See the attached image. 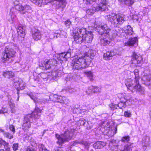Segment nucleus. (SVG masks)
<instances>
[{"mask_svg":"<svg viewBox=\"0 0 151 151\" xmlns=\"http://www.w3.org/2000/svg\"><path fill=\"white\" fill-rule=\"evenodd\" d=\"M94 55L93 50H90L83 57H76L72 61V65L73 68L79 70L88 67Z\"/></svg>","mask_w":151,"mask_h":151,"instance_id":"nucleus-1","label":"nucleus"},{"mask_svg":"<svg viewBox=\"0 0 151 151\" xmlns=\"http://www.w3.org/2000/svg\"><path fill=\"white\" fill-rule=\"evenodd\" d=\"M41 114V110L38 107H36L34 111L31 114L26 115L24 117L22 128L27 129L30 128L31 123L34 122L36 119H39Z\"/></svg>","mask_w":151,"mask_h":151,"instance_id":"nucleus-2","label":"nucleus"},{"mask_svg":"<svg viewBox=\"0 0 151 151\" xmlns=\"http://www.w3.org/2000/svg\"><path fill=\"white\" fill-rule=\"evenodd\" d=\"M125 18L124 15L121 14L111 13L105 16V18L108 22L114 27H117L122 24L125 21Z\"/></svg>","mask_w":151,"mask_h":151,"instance_id":"nucleus-3","label":"nucleus"},{"mask_svg":"<svg viewBox=\"0 0 151 151\" xmlns=\"http://www.w3.org/2000/svg\"><path fill=\"white\" fill-rule=\"evenodd\" d=\"M75 131L74 129H67L60 135L56 134L55 136L58 139L56 142L59 145H62L65 143L68 142L73 137Z\"/></svg>","mask_w":151,"mask_h":151,"instance_id":"nucleus-4","label":"nucleus"},{"mask_svg":"<svg viewBox=\"0 0 151 151\" xmlns=\"http://www.w3.org/2000/svg\"><path fill=\"white\" fill-rule=\"evenodd\" d=\"M96 0H86L87 2L89 4H92ZM100 3L97 6L96 8L94 7L92 9H90L87 10L86 13L89 15L92 14L95 12L96 11H105L106 8V0H98Z\"/></svg>","mask_w":151,"mask_h":151,"instance_id":"nucleus-5","label":"nucleus"},{"mask_svg":"<svg viewBox=\"0 0 151 151\" xmlns=\"http://www.w3.org/2000/svg\"><path fill=\"white\" fill-rule=\"evenodd\" d=\"M16 52L11 47H6L4 52L2 53L1 61L4 63H8L12 60V58L14 57Z\"/></svg>","mask_w":151,"mask_h":151,"instance_id":"nucleus-6","label":"nucleus"},{"mask_svg":"<svg viewBox=\"0 0 151 151\" xmlns=\"http://www.w3.org/2000/svg\"><path fill=\"white\" fill-rule=\"evenodd\" d=\"M87 32L86 29L84 27H76L73 33V34H75L74 36V41L77 42L78 40L81 41L82 40V38L81 37Z\"/></svg>","mask_w":151,"mask_h":151,"instance_id":"nucleus-7","label":"nucleus"},{"mask_svg":"<svg viewBox=\"0 0 151 151\" xmlns=\"http://www.w3.org/2000/svg\"><path fill=\"white\" fill-rule=\"evenodd\" d=\"M15 8L19 11L20 14L23 15L24 17H28L30 14L28 11L31 10V7L28 5H25L24 6L20 5H16Z\"/></svg>","mask_w":151,"mask_h":151,"instance_id":"nucleus-8","label":"nucleus"},{"mask_svg":"<svg viewBox=\"0 0 151 151\" xmlns=\"http://www.w3.org/2000/svg\"><path fill=\"white\" fill-rule=\"evenodd\" d=\"M96 30L101 35L104 34L110 35V32L111 31V29L106 24L97 26L96 27Z\"/></svg>","mask_w":151,"mask_h":151,"instance_id":"nucleus-9","label":"nucleus"},{"mask_svg":"<svg viewBox=\"0 0 151 151\" xmlns=\"http://www.w3.org/2000/svg\"><path fill=\"white\" fill-rule=\"evenodd\" d=\"M72 53V50L69 49L66 52L62 53L59 54H55L54 56V59L56 60L55 58H56L58 60L63 61V59L65 60L64 59L70 58Z\"/></svg>","mask_w":151,"mask_h":151,"instance_id":"nucleus-10","label":"nucleus"},{"mask_svg":"<svg viewBox=\"0 0 151 151\" xmlns=\"http://www.w3.org/2000/svg\"><path fill=\"white\" fill-rule=\"evenodd\" d=\"M81 38H82V40L81 41L78 40L76 42L79 43H81L83 42L90 43L92 41L93 38V35L92 32L87 31V33L84 35Z\"/></svg>","mask_w":151,"mask_h":151,"instance_id":"nucleus-11","label":"nucleus"},{"mask_svg":"<svg viewBox=\"0 0 151 151\" xmlns=\"http://www.w3.org/2000/svg\"><path fill=\"white\" fill-rule=\"evenodd\" d=\"M142 60V57L134 52L133 53L131 60L132 63L134 64L136 66H139Z\"/></svg>","mask_w":151,"mask_h":151,"instance_id":"nucleus-12","label":"nucleus"},{"mask_svg":"<svg viewBox=\"0 0 151 151\" xmlns=\"http://www.w3.org/2000/svg\"><path fill=\"white\" fill-rule=\"evenodd\" d=\"M53 62L54 63L55 65V64H57V61L54 59H53V61L50 60H46L41 64L40 66L42 67L41 68L44 70L49 69L51 68Z\"/></svg>","mask_w":151,"mask_h":151,"instance_id":"nucleus-13","label":"nucleus"},{"mask_svg":"<svg viewBox=\"0 0 151 151\" xmlns=\"http://www.w3.org/2000/svg\"><path fill=\"white\" fill-rule=\"evenodd\" d=\"M133 32L132 28L130 25H129L127 26L126 29L124 30V32L121 33V35L124 37L126 38H128L129 36L132 35Z\"/></svg>","mask_w":151,"mask_h":151,"instance_id":"nucleus-14","label":"nucleus"},{"mask_svg":"<svg viewBox=\"0 0 151 151\" xmlns=\"http://www.w3.org/2000/svg\"><path fill=\"white\" fill-rule=\"evenodd\" d=\"M32 36L35 40H40L42 37V35L40 31L35 28L32 29Z\"/></svg>","mask_w":151,"mask_h":151,"instance_id":"nucleus-15","label":"nucleus"},{"mask_svg":"<svg viewBox=\"0 0 151 151\" xmlns=\"http://www.w3.org/2000/svg\"><path fill=\"white\" fill-rule=\"evenodd\" d=\"M17 9L14 8H13L10 9V13L7 17V18L9 21L11 23H12L16 17L15 13V12Z\"/></svg>","mask_w":151,"mask_h":151,"instance_id":"nucleus-16","label":"nucleus"},{"mask_svg":"<svg viewBox=\"0 0 151 151\" xmlns=\"http://www.w3.org/2000/svg\"><path fill=\"white\" fill-rule=\"evenodd\" d=\"M77 144H79L84 145L85 146V148L88 150L90 143L88 142L84 141L83 139L76 140L73 141L72 145H75Z\"/></svg>","mask_w":151,"mask_h":151,"instance_id":"nucleus-17","label":"nucleus"},{"mask_svg":"<svg viewBox=\"0 0 151 151\" xmlns=\"http://www.w3.org/2000/svg\"><path fill=\"white\" fill-rule=\"evenodd\" d=\"M116 50H114L111 51H108L104 53L103 55L104 58L105 60H110L111 58L118 54L116 52Z\"/></svg>","mask_w":151,"mask_h":151,"instance_id":"nucleus-18","label":"nucleus"},{"mask_svg":"<svg viewBox=\"0 0 151 151\" xmlns=\"http://www.w3.org/2000/svg\"><path fill=\"white\" fill-rule=\"evenodd\" d=\"M124 99L125 101L121 100L117 104L118 109H122L120 114H121L123 112V109L125 108L127 106L126 103L129 100L127 98L124 97Z\"/></svg>","mask_w":151,"mask_h":151,"instance_id":"nucleus-19","label":"nucleus"},{"mask_svg":"<svg viewBox=\"0 0 151 151\" xmlns=\"http://www.w3.org/2000/svg\"><path fill=\"white\" fill-rule=\"evenodd\" d=\"M136 91L137 92H139L141 94H144L145 92V89L144 88L140 86L139 84V81L138 83H135V86L133 90Z\"/></svg>","mask_w":151,"mask_h":151,"instance_id":"nucleus-20","label":"nucleus"},{"mask_svg":"<svg viewBox=\"0 0 151 151\" xmlns=\"http://www.w3.org/2000/svg\"><path fill=\"white\" fill-rule=\"evenodd\" d=\"M136 91L137 92H139L141 94H144L145 92V89L144 88L140 86L139 84V81L138 83H135V86L133 90Z\"/></svg>","mask_w":151,"mask_h":151,"instance_id":"nucleus-21","label":"nucleus"},{"mask_svg":"<svg viewBox=\"0 0 151 151\" xmlns=\"http://www.w3.org/2000/svg\"><path fill=\"white\" fill-rule=\"evenodd\" d=\"M136 91L137 92H139L141 94H144L145 92V89L144 88L140 86L139 84V81L138 83H135V86L133 90Z\"/></svg>","mask_w":151,"mask_h":151,"instance_id":"nucleus-22","label":"nucleus"},{"mask_svg":"<svg viewBox=\"0 0 151 151\" xmlns=\"http://www.w3.org/2000/svg\"><path fill=\"white\" fill-rule=\"evenodd\" d=\"M55 1H58L59 3L56 6V9H59L60 8L62 9V10L63 11L66 6V4H67L66 0H54Z\"/></svg>","mask_w":151,"mask_h":151,"instance_id":"nucleus-23","label":"nucleus"},{"mask_svg":"<svg viewBox=\"0 0 151 151\" xmlns=\"http://www.w3.org/2000/svg\"><path fill=\"white\" fill-rule=\"evenodd\" d=\"M109 146H111V150L112 151H119L120 150L118 149V145L116 143L115 140H112L110 141Z\"/></svg>","mask_w":151,"mask_h":151,"instance_id":"nucleus-24","label":"nucleus"},{"mask_svg":"<svg viewBox=\"0 0 151 151\" xmlns=\"http://www.w3.org/2000/svg\"><path fill=\"white\" fill-rule=\"evenodd\" d=\"M25 30V27H19L17 29V32L18 34V37H21L24 38V37L25 36V32H24Z\"/></svg>","mask_w":151,"mask_h":151,"instance_id":"nucleus-25","label":"nucleus"},{"mask_svg":"<svg viewBox=\"0 0 151 151\" xmlns=\"http://www.w3.org/2000/svg\"><path fill=\"white\" fill-rule=\"evenodd\" d=\"M106 145V143L103 142L99 141L93 145V147L96 149H101Z\"/></svg>","mask_w":151,"mask_h":151,"instance_id":"nucleus-26","label":"nucleus"},{"mask_svg":"<svg viewBox=\"0 0 151 151\" xmlns=\"http://www.w3.org/2000/svg\"><path fill=\"white\" fill-rule=\"evenodd\" d=\"M100 90V88L97 86H92L88 87V90L86 92L88 94H90L91 92L95 93L99 92Z\"/></svg>","mask_w":151,"mask_h":151,"instance_id":"nucleus-27","label":"nucleus"},{"mask_svg":"<svg viewBox=\"0 0 151 151\" xmlns=\"http://www.w3.org/2000/svg\"><path fill=\"white\" fill-rule=\"evenodd\" d=\"M15 86H17L16 87L17 91H19L20 90H23L24 88L25 85L24 83L22 81L20 80L18 81L17 82L15 83Z\"/></svg>","mask_w":151,"mask_h":151,"instance_id":"nucleus-28","label":"nucleus"},{"mask_svg":"<svg viewBox=\"0 0 151 151\" xmlns=\"http://www.w3.org/2000/svg\"><path fill=\"white\" fill-rule=\"evenodd\" d=\"M125 84L128 89L132 91H133L134 86L133 83L131 79H129L126 81Z\"/></svg>","mask_w":151,"mask_h":151,"instance_id":"nucleus-29","label":"nucleus"},{"mask_svg":"<svg viewBox=\"0 0 151 151\" xmlns=\"http://www.w3.org/2000/svg\"><path fill=\"white\" fill-rule=\"evenodd\" d=\"M130 137L129 136H125L123 137L121 140V141L122 142L123 144H125V145H124V146L127 145H128L129 143H130L131 144H132V149L133 147V143H131V142H129L130 141Z\"/></svg>","mask_w":151,"mask_h":151,"instance_id":"nucleus-30","label":"nucleus"},{"mask_svg":"<svg viewBox=\"0 0 151 151\" xmlns=\"http://www.w3.org/2000/svg\"><path fill=\"white\" fill-rule=\"evenodd\" d=\"M129 40L127 43H125V45L126 46L131 45L133 46L136 43L137 38L136 37H133L132 38L131 37H129Z\"/></svg>","mask_w":151,"mask_h":151,"instance_id":"nucleus-31","label":"nucleus"},{"mask_svg":"<svg viewBox=\"0 0 151 151\" xmlns=\"http://www.w3.org/2000/svg\"><path fill=\"white\" fill-rule=\"evenodd\" d=\"M142 79L145 81V84L148 86L151 85V75H150L144 76Z\"/></svg>","mask_w":151,"mask_h":151,"instance_id":"nucleus-32","label":"nucleus"},{"mask_svg":"<svg viewBox=\"0 0 151 151\" xmlns=\"http://www.w3.org/2000/svg\"><path fill=\"white\" fill-rule=\"evenodd\" d=\"M14 75V73L12 71H6L3 72V76L8 78H12Z\"/></svg>","mask_w":151,"mask_h":151,"instance_id":"nucleus-33","label":"nucleus"},{"mask_svg":"<svg viewBox=\"0 0 151 151\" xmlns=\"http://www.w3.org/2000/svg\"><path fill=\"white\" fill-rule=\"evenodd\" d=\"M80 121L81 122V124L84 126H86L87 128V129H91V126H90L89 125H87V124H89V122H90L87 121L86 120V119H80Z\"/></svg>","mask_w":151,"mask_h":151,"instance_id":"nucleus-34","label":"nucleus"},{"mask_svg":"<svg viewBox=\"0 0 151 151\" xmlns=\"http://www.w3.org/2000/svg\"><path fill=\"white\" fill-rule=\"evenodd\" d=\"M124 4L128 6H132L135 2V0H120Z\"/></svg>","mask_w":151,"mask_h":151,"instance_id":"nucleus-35","label":"nucleus"},{"mask_svg":"<svg viewBox=\"0 0 151 151\" xmlns=\"http://www.w3.org/2000/svg\"><path fill=\"white\" fill-rule=\"evenodd\" d=\"M39 76V77L44 81H47L49 76L48 73L44 72L41 73Z\"/></svg>","mask_w":151,"mask_h":151,"instance_id":"nucleus-36","label":"nucleus"},{"mask_svg":"<svg viewBox=\"0 0 151 151\" xmlns=\"http://www.w3.org/2000/svg\"><path fill=\"white\" fill-rule=\"evenodd\" d=\"M62 96H58L57 95H55L54 96L53 99V101L54 102H59L61 103H62Z\"/></svg>","mask_w":151,"mask_h":151,"instance_id":"nucleus-37","label":"nucleus"},{"mask_svg":"<svg viewBox=\"0 0 151 151\" xmlns=\"http://www.w3.org/2000/svg\"><path fill=\"white\" fill-rule=\"evenodd\" d=\"M1 145H3L4 147V148L5 151H10V148L8 147L9 143L6 142L4 140H2L0 143Z\"/></svg>","mask_w":151,"mask_h":151,"instance_id":"nucleus-38","label":"nucleus"},{"mask_svg":"<svg viewBox=\"0 0 151 151\" xmlns=\"http://www.w3.org/2000/svg\"><path fill=\"white\" fill-rule=\"evenodd\" d=\"M117 131V127H115L113 129L110 130L109 129V130L107 132V134L109 136H113L116 133Z\"/></svg>","mask_w":151,"mask_h":151,"instance_id":"nucleus-39","label":"nucleus"},{"mask_svg":"<svg viewBox=\"0 0 151 151\" xmlns=\"http://www.w3.org/2000/svg\"><path fill=\"white\" fill-rule=\"evenodd\" d=\"M61 71L59 70H57L54 72H53L52 73V74L54 77L56 78L60 76L61 75Z\"/></svg>","mask_w":151,"mask_h":151,"instance_id":"nucleus-40","label":"nucleus"},{"mask_svg":"<svg viewBox=\"0 0 151 151\" xmlns=\"http://www.w3.org/2000/svg\"><path fill=\"white\" fill-rule=\"evenodd\" d=\"M33 3L35 4L36 5L41 6L42 2V0H30Z\"/></svg>","mask_w":151,"mask_h":151,"instance_id":"nucleus-41","label":"nucleus"},{"mask_svg":"<svg viewBox=\"0 0 151 151\" xmlns=\"http://www.w3.org/2000/svg\"><path fill=\"white\" fill-rule=\"evenodd\" d=\"M3 134L5 137L8 138L9 139H12L13 137V136L12 135L7 132H4L3 133Z\"/></svg>","mask_w":151,"mask_h":151,"instance_id":"nucleus-42","label":"nucleus"},{"mask_svg":"<svg viewBox=\"0 0 151 151\" xmlns=\"http://www.w3.org/2000/svg\"><path fill=\"white\" fill-rule=\"evenodd\" d=\"M39 151H47L44 145L42 144H39L38 145Z\"/></svg>","mask_w":151,"mask_h":151,"instance_id":"nucleus-43","label":"nucleus"},{"mask_svg":"<svg viewBox=\"0 0 151 151\" xmlns=\"http://www.w3.org/2000/svg\"><path fill=\"white\" fill-rule=\"evenodd\" d=\"M85 73L87 75L91 81L93 80L92 73L91 71H86Z\"/></svg>","mask_w":151,"mask_h":151,"instance_id":"nucleus-44","label":"nucleus"},{"mask_svg":"<svg viewBox=\"0 0 151 151\" xmlns=\"http://www.w3.org/2000/svg\"><path fill=\"white\" fill-rule=\"evenodd\" d=\"M101 42L103 45H106L109 43V41L106 38H104L101 40Z\"/></svg>","mask_w":151,"mask_h":151,"instance_id":"nucleus-45","label":"nucleus"},{"mask_svg":"<svg viewBox=\"0 0 151 151\" xmlns=\"http://www.w3.org/2000/svg\"><path fill=\"white\" fill-rule=\"evenodd\" d=\"M109 106L112 110H114L116 109H118L117 105L113 103H111L109 105Z\"/></svg>","mask_w":151,"mask_h":151,"instance_id":"nucleus-46","label":"nucleus"},{"mask_svg":"<svg viewBox=\"0 0 151 151\" xmlns=\"http://www.w3.org/2000/svg\"><path fill=\"white\" fill-rule=\"evenodd\" d=\"M132 115L131 112L129 111H125L124 113V115L127 117H130Z\"/></svg>","mask_w":151,"mask_h":151,"instance_id":"nucleus-47","label":"nucleus"},{"mask_svg":"<svg viewBox=\"0 0 151 151\" xmlns=\"http://www.w3.org/2000/svg\"><path fill=\"white\" fill-rule=\"evenodd\" d=\"M135 75V83H138V81L139 80V73H134Z\"/></svg>","mask_w":151,"mask_h":151,"instance_id":"nucleus-48","label":"nucleus"},{"mask_svg":"<svg viewBox=\"0 0 151 151\" xmlns=\"http://www.w3.org/2000/svg\"><path fill=\"white\" fill-rule=\"evenodd\" d=\"M69 100L67 99L65 97L63 96V97L62 101V103H63L65 105L69 103Z\"/></svg>","mask_w":151,"mask_h":151,"instance_id":"nucleus-49","label":"nucleus"},{"mask_svg":"<svg viewBox=\"0 0 151 151\" xmlns=\"http://www.w3.org/2000/svg\"><path fill=\"white\" fill-rule=\"evenodd\" d=\"M32 140V137L29 136H27L24 138L25 141H27L28 142H31Z\"/></svg>","mask_w":151,"mask_h":151,"instance_id":"nucleus-50","label":"nucleus"},{"mask_svg":"<svg viewBox=\"0 0 151 151\" xmlns=\"http://www.w3.org/2000/svg\"><path fill=\"white\" fill-rule=\"evenodd\" d=\"M29 96L31 99L34 101V102L35 103H36L37 102V99L35 96L33 95L32 94H29Z\"/></svg>","mask_w":151,"mask_h":151,"instance_id":"nucleus-51","label":"nucleus"},{"mask_svg":"<svg viewBox=\"0 0 151 151\" xmlns=\"http://www.w3.org/2000/svg\"><path fill=\"white\" fill-rule=\"evenodd\" d=\"M26 151H37V150L34 148L32 146L31 147L29 146H28L26 149Z\"/></svg>","mask_w":151,"mask_h":151,"instance_id":"nucleus-52","label":"nucleus"},{"mask_svg":"<svg viewBox=\"0 0 151 151\" xmlns=\"http://www.w3.org/2000/svg\"><path fill=\"white\" fill-rule=\"evenodd\" d=\"M7 109L6 108H2L0 110V114H4L5 113H7Z\"/></svg>","mask_w":151,"mask_h":151,"instance_id":"nucleus-53","label":"nucleus"},{"mask_svg":"<svg viewBox=\"0 0 151 151\" xmlns=\"http://www.w3.org/2000/svg\"><path fill=\"white\" fill-rule=\"evenodd\" d=\"M18 147V143L14 144L13 145V150L14 151H16Z\"/></svg>","mask_w":151,"mask_h":151,"instance_id":"nucleus-54","label":"nucleus"},{"mask_svg":"<svg viewBox=\"0 0 151 151\" xmlns=\"http://www.w3.org/2000/svg\"><path fill=\"white\" fill-rule=\"evenodd\" d=\"M71 22L69 19H68L65 21V24L66 27H69L70 25L71 24Z\"/></svg>","mask_w":151,"mask_h":151,"instance_id":"nucleus-55","label":"nucleus"},{"mask_svg":"<svg viewBox=\"0 0 151 151\" xmlns=\"http://www.w3.org/2000/svg\"><path fill=\"white\" fill-rule=\"evenodd\" d=\"M9 128L10 130L13 132V134L15 133V129L14 126L12 124L9 125Z\"/></svg>","mask_w":151,"mask_h":151,"instance_id":"nucleus-56","label":"nucleus"},{"mask_svg":"<svg viewBox=\"0 0 151 151\" xmlns=\"http://www.w3.org/2000/svg\"><path fill=\"white\" fill-rule=\"evenodd\" d=\"M55 34H57L56 35V37L57 38L59 37H61V33H62V32L59 31V30H57L55 32Z\"/></svg>","mask_w":151,"mask_h":151,"instance_id":"nucleus-57","label":"nucleus"},{"mask_svg":"<svg viewBox=\"0 0 151 151\" xmlns=\"http://www.w3.org/2000/svg\"><path fill=\"white\" fill-rule=\"evenodd\" d=\"M8 104L10 106V107H15V105L13 101H10L8 102Z\"/></svg>","mask_w":151,"mask_h":151,"instance_id":"nucleus-58","label":"nucleus"},{"mask_svg":"<svg viewBox=\"0 0 151 151\" xmlns=\"http://www.w3.org/2000/svg\"><path fill=\"white\" fill-rule=\"evenodd\" d=\"M117 34L116 31V30H113V34H112V35L113 36V37H115L117 36Z\"/></svg>","mask_w":151,"mask_h":151,"instance_id":"nucleus-59","label":"nucleus"},{"mask_svg":"<svg viewBox=\"0 0 151 151\" xmlns=\"http://www.w3.org/2000/svg\"><path fill=\"white\" fill-rule=\"evenodd\" d=\"M53 151H63L61 148H57L55 149Z\"/></svg>","mask_w":151,"mask_h":151,"instance_id":"nucleus-60","label":"nucleus"},{"mask_svg":"<svg viewBox=\"0 0 151 151\" xmlns=\"http://www.w3.org/2000/svg\"><path fill=\"white\" fill-rule=\"evenodd\" d=\"M11 109V111L12 113H14L15 112V110L14 109V107H10Z\"/></svg>","mask_w":151,"mask_h":151,"instance_id":"nucleus-61","label":"nucleus"},{"mask_svg":"<svg viewBox=\"0 0 151 151\" xmlns=\"http://www.w3.org/2000/svg\"><path fill=\"white\" fill-rule=\"evenodd\" d=\"M32 141L31 142H31V143H32H32H33V144L34 145H35L36 144V143L35 142V141L34 139H32Z\"/></svg>","mask_w":151,"mask_h":151,"instance_id":"nucleus-62","label":"nucleus"},{"mask_svg":"<svg viewBox=\"0 0 151 151\" xmlns=\"http://www.w3.org/2000/svg\"><path fill=\"white\" fill-rule=\"evenodd\" d=\"M74 89L72 88L69 89L68 91L72 93L73 92H74Z\"/></svg>","mask_w":151,"mask_h":151,"instance_id":"nucleus-63","label":"nucleus"},{"mask_svg":"<svg viewBox=\"0 0 151 151\" xmlns=\"http://www.w3.org/2000/svg\"><path fill=\"white\" fill-rule=\"evenodd\" d=\"M17 94H18V97H17V101H19V91H17Z\"/></svg>","mask_w":151,"mask_h":151,"instance_id":"nucleus-64","label":"nucleus"}]
</instances>
